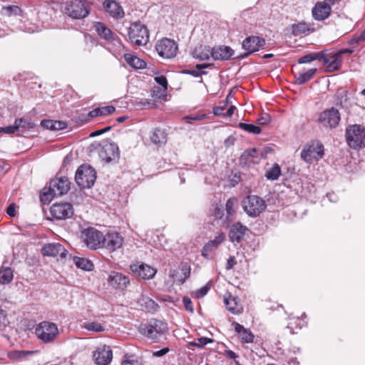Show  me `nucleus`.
Returning <instances> with one entry per match:
<instances>
[{"label":"nucleus","instance_id":"obj_1","mask_svg":"<svg viewBox=\"0 0 365 365\" xmlns=\"http://www.w3.org/2000/svg\"><path fill=\"white\" fill-rule=\"evenodd\" d=\"M70 189V182L66 177L56 178L51 180L48 187L43 189L40 195L42 203L47 205L55 196H61L68 192Z\"/></svg>","mask_w":365,"mask_h":365},{"label":"nucleus","instance_id":"obj_2","mask_svg":"<svg viewBox=\"0 0 365 365\" xmlns=\"http://www.w3.org/2000/svg\"><path fill=\"white\" fill-rule=\"evenodd\" d=\"M34 334L41 343L53 344L59 336V329L56 323L43 321L36 324Z\"/></svg>","mask_w":365,"mask_h":365},{"label":"nucleus","instance_id":"obj_3","mask_svg":"<svg viewBox=\"0 0 365 365\" xmlns=\"http://www.w3.org/2000/svg\"><path fill=\"white\" fill-rule=\"evenodd\" d=\"M168 330L167 324L156 319H151L148 323L140 327V332L153 341H158Z\"/></svg>","mask_w":365,"mask_h":365},{"label":"nucleus","instance_id":"obj_4","mask_svg":"<svg viewBox=\"0 0 365 365\" xmlns=\"http://www.w3.org/2000/svg\"><path fill=\"white\" fill-rule=\"evenodd\" d=\"M242 206L249 217H257L266 210L267 204L261 197L250 195L242 200Z\"/></svg>","mask_w":365,"mask_h":365},{"label":"nucleus","instance_id":"obj_5","mask_svg":"<svg viewBox=\"0 0 365 365\" xmlns=\"http://www.w3.org/2000/svg\"><path fill=\"white\" fill-rule=\"evenodd\" d=\"M345 137L350 148L360 149L365 147V128L363 126L357 124L349 125Z\"/></svg>","mask_w":365,"mask_h":365},{"label":"nucleus","instance_id":"obj_6","mask_svg":"<svg viewBox=\"0 0 365 365\" xmlns=\"http://www.w3.org/2000/svg\"><path fill=\"white\" fill-rule=\"evenodd\" d=\"M128 38L130 42L135 45H146L149 41L148 29L140 22H134L129 27Z\"/></svg>","mask_w":365,"mask_h":365},{"label":"nucleus","instance_id":"obj_7","mask_svg":"<svg viewBox=\"0 0 365 365\" xmlns=\"http://www.w3.org/2000/svg\"><path fill=\"white\" fill-rule=\"evenodd\" d=\"M96 179V173L90 165H83L80 166L75 175L77 185L81 188H90Z\"/></svg>","mask_w":365,"mask_h":365},{"label":"nucleus","instance_id":"obj_8","mask_svg":"<svg viewBox=\"0 0 365 365\" xmlns=\"http://www.w3.org/2000/svg\"><path fill=\"white\" fill-rule=\"evenodd\" d=\"M65 11L66 14L72 19H83L89 14L87 1L68 0L65 3Z\"/></svg>","mask_w":365,"mask_h":365},{"label":"nucleus","instance_id":"obj_9","mask_svg":"<svg viewBox=\"0 0 365 365\" xmlns=\"http://www.w3.org/2000/svg\"><path fill=\"white\" fill-rule=\"evenodd\" d=\"M81 240L90 249L97 250L103 244V234L93 227H88L81 232Z\"/></svg>","mask_w":365,"mask_h":365},{"label":"nucleus","instance_id":"obj_10","mask_svg":"<svg viewBox=\"0 0 365 365\" xmlns=\"http://www.w3.org/2000/svg\"><path fill=\"white\" fill-rule=\"evenodd\" d=\"M324 145L319 141H314L303 148L301 151V158L306 163H311L314 160L321 159L324 155Z\"/></svg>","mask_w":365,"mask_h":365},{"label":"nucleus","instance_id":"obj_11","mask_svg":"<svg viewBox=\"0 0 365 365\" xmlns=\"http://www.w3.org/2000/svg\"><path fill=\"white\" fill-rule=\"evenodd\" d=\"M155 50L160 57L164 58H172L177 55L178 46L174 40L168 38H163L157 41L155 44Z\"/></svg>","mask_w":365,"mask_h":365},{"label":"nucleus","instance_id":"obj_12","mask_svg":"<svg viewBox=\"0 0 365 365\" xmlns=\"http://www.w3.org/2000/svg\"><path fill=\"white\" fill-rule=\"evenodd\" d=\"M340 121V114L335 108H331L322 112L318 118V123L326 128H336Z\"/></svg>","mask_w":365,"mask_h":365},{"label":"nucleus","instance_id":"obj_13","mask_svg":"<svg viewBox=\"0 0 365 365\" xmlns=\"http://www.w3.org/2000/svg\"><path fill=\"white\" fill-rule=\"evenodd\" d=\"M50 213L53 218L61 220L71 218L74 214V210L71 203L56 202L51 207Z\"/></svg>","mask_w":365,"mask_h":365},{"label":"nucleus","instance_id":"obj_14","mask_svg":"<svg viewBox=\"0 0 365 365\" xmlns=\"http://www.w3.org/2000/svg\"><path fill=\"white\" fill-rule=\"evenodd\" d=\"M100 158L107 162H111L119 156V151L117 145L114 143L103 141L99 151Z\"/></svg>","mask_w":365,"mask_h":365},{"label":"nucleus","instance_id":"obj_15","mask_svg":"<svg viewBox=\"0 0 365 365\" xmlns=\"http://www.w3.org/2000/svg\"><path fill=\"white\" fill-rule=\"evenodd\" d=\"M96 33L102 38L110 42L118 48H120L123 46L121 40L118 36L114 34L110 29L101 22L96 23L94 26Z\"/></svg>","mask_w":365,"mask_h":365},{"label":"nucleus","instance_id":"obj_16","mask_svg":"<svg viewBox=\"0 0 365 365\" xmlns=\"http://www.w3.org/2000/svg\"><path fill=\"white\" fill-rule=\"evenodd\" d=\"M93 358L98 365H108L112 361L113 351L110 346L101 345L94 351Z\"/></svg>","mask_w":365,"mask_h":365},{"label":"nucleus","instance_id":"obj_17","mask_svg":"<svg viewBox=\"0 0 365 365\" xmlns=\"http://www.w3.org/2000/svg\"><path fill=\"white\" fill-rule=\"evenodd\" d=\"M264 45L265 40L263 38L254 36L247 37L242 42V48L247 51L244 56L258 51Z\"/></svg>","mask_w":365,"mask_h":365},{"label":"nucleus","instance_id":"obj_18","mask_svg":"<svg viewBox=\"0 0 365 365\" xmlns=\"http://www.w3.org/2000/svg\"><path fill=\"white\" fill-rule=\"evenodd\" d=\"M123 243V237L115 232H108L104 235L102 247H106L110 252H114L120 248Z\"/></svg>","mask_w":365,"mask_h":365},{"label":"nucleus","instance_id":"obj_19","mask_svg":"<svg viewBox=\"0 0 365 365\" xmlns=\"http://www.w3.org/2000/svg\"><path fill=\"white\" fill-rule=\"evenodd\" d=\"M42 255L48 257L64 259L68 254L66 250L60 243H48L43 245L41 250Z\"/></svg>","mask_w":365,"mask_h":365},{"label":"nucleus","instance_id":"obj_20","mask_svg":"<svg viewBox=\"0 0 365 365\" xmlns=\"http://www.w3.org/2000/svg\"><path fill=\"white\" fill-rule=\"evenodd\" d=\"M108 283L114 289L124 290L130 284V279L120 272H111L108 277Z\"/></svg>","mask_w":365,"mask_h":365},{"label":"nucleus","instance_id":"obj_21","mask_svg":"<svg viewBox=\"0 0 365 365\" xmlns=\"http://www.w3.org/2000/svg\"><path fill=\"white\" fill-rule=\"evenodd\" d=\"M235 53L234 50L230 46L221 45L212 48L211 57L215 61H228Z\"/></svg>","mask_w":365,"mask_h":365},{"label":"nucleus","instance_id":"obj_22","mask_svg":"<svg viewBox=\"0 0 365 365\" xmlns=\"http://www.w3.org/2000/svg\"><path fill=\"white\" fill-rule=\"evenodd\" d=\"M130 269L143 279L153 278L157 272L155 269L145 263L132 264Z\"/></svg>","mask_w":365,"mask_h":365},{"label":"nucleus","instance_id":"obj_23","mask_svg":"<svg viewBox=\"0 0 365 365\" xmlns=\"http://www.w3.org/2000/svg\"><path fill=\"white\" fill-rule=\"evenodd\" d=\"M327 1L317 2L312 9V16L315 20L322 21L327 19L331 8Z\"/></svg>","mask_w":365,"mask_h":365},{"label":"nucleus","instance_id":"obj_24","mask_svg":"<svg viewBox=\"0 0 365 365\" xmlns=\"http://www.w3.org/2000/svg\"><path fill=\"white\" fill-rule=\"evenodd\" d=\"M225 240V235L220 232H217L213 240H210L207 242L202 250V255L208 259L210 252L217 248Z\"/></svg>","mask_w":365,"mask_h":365},{"label":"nucleus","instance_id":"obj_25","mask_svg":"<svg viewBox=\"0 0 365 365\" xmlns=\"http://www.w3.org/2000/svg\"><path fill=\"white\" fill-rule=\"evenodd\" d=\"M224 303L227 309L233 314H240L243 312V307L237 298L229 293L224 296Z\"/></svg>","mask_w":365,"mask_h":365},{"label":"nucleus","instance_id":"obj_26","mask_svg":"<svg viewBox=\"0 0 365 365\" xmlns=\"http://www.w3.org/2000/svg\"><path fill=\"white\" fill-rule=\"evenodd\" d=\"M106 11L114 19H121L124 16L122 6L113 0H106L103 3Z\"/></svg>","mask_w":365,"mask_h":365},{"label":"nucleus","instance_id":"obj_27","mask_svg":"<svg viewBox=\"0 0 365 365\" xmlns=\"http://www.w3.org/2000/svg\"><path fill=\"white\" fill-rule=\"evenodd\" d=\"M232 326L242 343L249 344L253 342L255 336L250 329H246L244 326L235 322L232 323Z\"/></svg>","mask_w":365,"mask_h":365},{"label":"nucleus","instance_id":"obj_28","mask_svg":"<svg viewBox=\"0 0 365 365\" xmlns=\"http://www.w3.org/2000/svg\"><path fill=\"white\" fill-rule=\"evenodd\" d=\"M247 228L240 222L234 224L230 230L229 237L232 242H240L245 237Z\"/></svg>","mask_w":365,"mask_h":365},{"label":"nucleus","instance_id":"obj_29","mask_svg":"<svg viewBox=\"0 0 365 365\" xmlns=\"http://www.w3.org/2000/svg\"><path fill=\"white\" fill-rule=\"evenodd\" d=\"M190 268L186 265H182L180 270L173 269L170 271V276L173 278L174 282L182 284L190 277Z\"/></svg>","mask_w":365,"mask_h":365},{"label":"nucleus","instance_id":"obj_30","mask_svg":"<svg viewBox=\"0 0 365 365\" xmlns=\"http://www.w3.org/2000/svg\"><path fill=\"white\" fill-rule=\"evenodd\" d=\"M150 141L157 146H163L167 142V133L163 129L155 128L150 133Z\"/></svg>","mask_w":365,"mask_h":365},{"label":"nucleus","instance_id":"obj_31","mask_svg":"<svg viewBox=\"0 0 365 365\" xmlns=\"http://www.w3.org/2000/svg\"><path fill=\"white\" fill-rule=\"evenodd\" d=\"M212 48L206 45H199L196 46L192 52V56L194 58L199 61L208 60L211 56Z\"/></svg>","mask_w":365,"mask_h":365},{"label":"nucleus","instance_id":"obj_32","mask_svg":"<svg viewBox=\"0 0 365 365\" xmlns=\"http://www.w3.org/2000/svg\"><path fill=\"white\" fill-rule=\"evenodd\" d=\"M314 28L309 24L299 22L292 26V34L295 36L308 35L314 32Z\"/></svg>","mask_w":365,"mask_h":365},{"label":"nucleus","instance_id":"obj_33","mask_svg":"<svg viewBox=\"0 0 365 365\" xmlns=\"http://www.w3.org/2000/svg\"><path fill=\"white\" fill-rule=\"evenodd\" d=\"M138 304L145 312L154 313L158 311V304L151 298L146 296H141L138 299Z\"/></svg>","mask_w":365,"mask_h":365},{"label":"nucleus","instance_id":"obj_34","mask_svg":"<svg viewBox=\"0 0 365 365\" xmlns=\"http://www.w3.org/2000/svg\"><path fill=\"white\" fill-rule=\"evenodd\" d=\"M124 58L126 63L135 69H143L146 67V63L141 58L130 53H125Z\"/></svg>","mask_w":365,"mask_h":365},{"label":"nucleus","instance_id":"obj_35","mask_svg":"<svg viewBox=\"0 0 365 365\" xmlns=\"http://www.w3.org/2000/svg\"><path fill=\"white\" fill-rule=\"evenodd\" d=\"M329 62L326 64V71L327 72H333L339 70L342 64V57L340 56V53H336L331 58H329Z\"/></svg>","mask_w":365,"mask_h":365},{"label":"nucleus","instance_id":"obj_36","mask_svg":"<svg viewBox=\"0 0 365 365\" xmlns=\"http://www.w3.org/2000/svg\"><path fill=\"white\" fill-rule=\"evenodd\" d=\"M41 125L51 130H59L66 128V124L64 122L53 120H43Z\"/></svg>","mask_w":365,"mask_h":365},{"label":"nucleus","instance_id":"obj_37","mask_svg":"<svg viewBox=\"0 0 365 365\" xmlns=\"http://www.w3.org/2000/svg\"><path fill=\"white\" fill-rule=\"evenodd\" d=\"M317 72V68H310L304 72L296 75V81L298 84H304L310 81Z\"/></svg>","mask_w":365,"mask_h":365},{"label":"nucleus","instance_id":"obj_38","mask_svg":"<svg viewBox=\"0 0 365 365\" xmlns=\"http://www.w3.org/2000/svg\"><path fill=\"white\" fill-rule=\"evenodd\" d=\"M73 260L76 266L79 269L91 271L94 267L93 262L86 258L74 257Z\"/></svg>","mask_w":365,"mask_h":365},{"label":"nucleus","instance_id":"obj_39","mask_svg":"<svg viewBox=\"0 0 365 365\" xmlns=\"http://www.w3.org/2000/svg\"><path fill=\"white\" fill-rule=\"evenodd\" d=\"M235 200L234 199H229L226 202L225 205V212H226V217L225 220L223 221V224L226 226H229L230 222L232 221V217L235 213Z\"/></svg>","mask_w":365,"mask_h":365},{"label":"nucleus","instance_id":"obj_40","mask_svg":"<svg viewBox=\"0 0 365 365\" xmlns=\"http://www.w3.org/2000/svg\"><path fill=\"white\" fill-rule=\"evenodd\" d=\"M13 279V271L11 268L6 267L0 269V284H6Z\"/></svg>","mask_w":365,"mask_h":365},{"label":"nucleus","instance_id":"obj_41","mask_svg":"<svg viewBox=\"0 0 365 365\" xmlns=\"http://www.w3.org/2000/svg\"><path fill=\"white\" fill-rule=\"evenodd\" d=\"M82 328L93 332H103L105 327L97 322H88L82 324Z\"/></svg>","mask_w":365,"mask_h":365},{"label":"nucleus","instance_id":"obj_42","mask_svg":"<svg viewBox=\"0 0 365 365\" xmlns=\"http://www.w3.org/2000/svg\"><path fill=\"white\" fill-rule=\"evenodd\" d=\"M35 353L33 351H13L9 353L8 356L11 359L13 360H22L25 359L27 356L32 355Z\"/></svg>","mask_w":365,"mask_h":365},{"label":"nucleus","instance_id":"obj_43","mask_svg":"<svg viewBox=\"0 0 365 365\" xmlns=\"http://www.w3.org/2000/svg\"><path fill=\"white\" fill-rule=\"evenodd\" d=\"M238 127L251 134H259L262 132V129L255 125L247 124L245 123H239Z\"/></svg>","mask_w":365,"mask_h":365},{"label":"nucleus","instance_id":"obj_44","mask_svg":"<svg viewBox=\"0 0 365 365\" xmlns=\"http://www.w3.org/2000/svg\"><path fill=\"white\" fill-rule=\"evenodd\" d=\"M306 322L299 318H294L290 320L287 326V329H289L290 334H294V329H301L305 325Z\"/></svg>","mask_w":365,"mask_h":365},{"label":"nucleus","instance_id":"obj_45","mask_svg":"<svg viewBox=\"0 0 365 365\" xmlns=\"http://www.w3.org/2000/svg\"><path fill=\"white\" fill-rule=\"evenodd\" d=\"M280 175V167L277 164H274L272 168L266 172L265 176L268 180H275L278 179Z\"/></svg>","mask_w":365,"mask_h":365},{"label":"nucleus","instance_id":"obj_46","mask_svg":"<svg viewBox=\"0 0 365 365\" xmlns=\"http://www.w3.org/2000/svg\"><path fill=\"white\" fill-rule=\"evenodd\" d=\"M214 216L216 220L220 221V225L227 227L225 225L223 224V221L225 220L226 217V212L223 207H216L215 208Z\"/></svg>","mask_w":365,"mask_h":365},{"label":"nucleus","instance_id":"obj_47","mask_svg":"<svg viewBox=\"0 0 365 365\" xmlns=\"http://www.w3.org/2000/svg\"><path fill=\"white\" fill-rule=\"evenodd\" d=\"M257 156V150L256 148L246 150L241 155V160L245 159L252 161L253 158Z\"/></svg>","mask_w":365,"mask_h":365},{"label":"nucleus","instance_id":"obj_48","mask_svg":"<svg viewBox=\"0 0 365 365\" xmlns=\"http://www.w3.org/2000/svg\"><path fill=\"white\" fill-rule=\"evenodd\" d=\"M15 124L18 125V128L30 129L34 128V123L29 120L24 118H19L15 120Z\"/></svg>","mask_w":365,"mask_h":365},{"label":"nucleus","instance_id":"obj_49","mask_svg":"<svg viewBox=\"0 0 365 365\" xmlns=\"http://www.w3.org/2000/svg\"><path fill=\"white\" fill-rule=\"evenodd\" d=\"M121 365H143L142 363L133 355L124 356Z\"/></svg>","mask_w":365,"mask_h":365},{"label":"nucleus","instance_id":"obj_50","mask_svg":"<svg viewBox=\"0 0 365 365\" xmlns=\"http://www.w3.org/2000/svg\"><path fill=\"white\" fill-rule=\"evenodd\" d=\"M312 54H313V56L314 57V61L315 60L322 61H323V63L324 65L327 64L330 61L329 58H328L326 56V53L324 51H321V52H318V53H312Z\"/></svg>","mask_w":365,"mask_h":365},{"label":"nucleus","instance_id":"obj_51","mask_svg":"<svg viewBox=\"0 0 365 365\" xmlns=\"http://www.w3.org/2000/svg\"><path fill=\"white\" fill-rule=\"evenodd\" d=\"M207 117V114H200L195 115H187L185 117L187 123H191L192 120L199 121L206 119Z\"/></svg>","mask_w":365,"mask_h":365},{"label":"nucleus","instance_id":"obj_52","mask_svg":"<svg viewBox=\"0 0 365 365\" xmlns=\"http://www.w3.org/2000/svg\"><path fill=\"white\" fill-rule=\"evenodd\" d=\"M155 81L162 86L164 91L168 88V81L164 76H159L154 78Z\"/></svg>","mask_w":365,"mask_h":365},{"label":"nucleus","instance_id":"obj_53","mask_svg":"<svg viewBox=\"0 0 365 365\" xmlns=\"http://www.w3.org/2000/svg\"><path fill=\"white\" fill-rule=\"evenodd\" d=\"M213 340L207 337H200L197 339V342L192 344L194 346L197 347H202L203 346L212 343Z\"/></svg>","mask_w":365,"mask_h":365},{"label":"nucleus","instance_id":"obj_54","mask_svg":"<svg viewBox=\"0 0 365 365\" xmlns=\"http://www.w3.org/2000/svg\"><path fill=\"white\" fill-rule=\"evenodd\" d=\"M9 323L5 312L0 309V330L4 329Z\"/></svg>","mask_w":365,"mask_h":365},{"label":"nucleus","instance_id":"obj_55","mask_svg":"<svg viewBox=\"0 0 365 365\" xmlns=\"http://www.w3.org/2000/svg\"><path fill=\"white\" fill-rule=\"evenodd\" d=\"M271 122V117L267 113H263L260 118L257 119V123L262 125H268Z\"/></svg>","mask_w":365,"mask_h":365},{"label":"nucleus","instance_id":"obj_56","mask_svg":"<svg viewBox=\"0 0 365 365\" xmlns=\"http://www.w3.org/2000/svg\"><path fill=\"white\" fill-rule=\"evenodd\" d=\"M184 73L190 74L194 77H200L202 75H206L207 72L204 71H199L198 69L185 70Z\"/></svg>","mask_w":365,"mask_h":365},{"label":"nucleus","instance_id":"obj_57","mask_svg":"<svg viewBox=\"0 0 365 365\" xmlns=\"http://www.w3.org/2000/svg\"><path fill=\"white\" fill-rule=\"evenodd\" d=\"M19 130L18 125L14 123L12 125H9L6 127H2V132L6 134H13L15 133Z\"/></svg>","mask_w":365,"mask_h":365},{"label":"nucleus","instance_id":"obj_58","mask_svg":"<svg viewBox=\"0 0 365 365\" xmlns=\"http://www.w3.org/2000/svg\"><path fill=\"white\" fill-rule=\"evenodd\" d=\"M182 302L185 309L188 312H193V307L191 299L188 297L182 298Z\"/></svg>","mask_w":365,"mask_h":365},{"label":"nucleus","instance_id":"obj_59","mask_svg":"<svg viewBox=\"0 0 365 365\" xmlns=\"http://www.w3.org/2000/svg\"><path fill=\"white\" fill-rule=\"evenodd\" d=\"M101 115H106L113 113L115 110V107L112 106H108L102 108H99Z\"/></svg>","mask_w":365,"mask_h":365},{"label":"nucleus","instance_id":"obj_60","mask_svg":"<svg viewBox=\"0 0 365 365\" xmlns=\"http://www.w3.org/2000/svg\"><path fill=\"white\" fill-rule=\"evenodd\" d=\"M313 61H314V57L313 56L312 53H311L304 55L302 57H301L298 60V62L299 63H310V62H312Z\"/></svg>","mask_w":365,"mask_h":365},{"label":"nucleus","instance_id":"obj_61","mask_svg":"<svg viewBox=\"0 0 365 365\" xmlns=\"http://www.w3.org/2000/svg\"><path fill=\"white\" fill-rule=\"evenodd\" d=\"M208 288L207 287H201L200 289H197L195 292V295L196 297V298H202L204 296H205L208 292Z\"/></svg>","mask_w":365,"mask_h":365},{"label":"nucleus","instance_id":"obj_62","mask_svg":"<svg viewBox=\"0 0 365 365\" xmlns=\"http://www.w3.org/2000/svg\"><path fill=\"white\" fill-rule=\"evenodd\" d=\"M224 110H225V108L223 107L215 106L213 108V114L216 116L225 117Z\"/></svg>","mask_w":365,"mask_h":365},{"label":"nucleus","instance_id":"obj_63","mask_svg":"<svg viewBox=\"0 0 365 365\" xmlns=\"http://www.w3.org/2000/svg\"><path fill=\"white\" fill-rule=\"evenodd\" d=\"M168 352H169V349L166 347V348H163L160 350L154 351L153 353V356H156V357H161Z\"/></svg>","mask_w":365,"mask_h":365},{"label":"nucleus","instance_id":"obj_64","mask_svg":"<svg viewBox=\"0 0 365 365\" xmlns=\"http://www.w3.org/2000/svg\"><path fill=\"white\" fill-rule=\"evenodd\" d=\"M6 213L10 217H14L16 215V207L14 204H11L6 209Z\"/></svg>","mask_w":365,"mask_h":365}]
</instances>
